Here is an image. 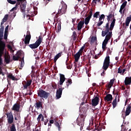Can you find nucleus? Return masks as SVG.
<instances>
[{"label": "nucleus", "mask_w": 131, "mask_h": 131, "mask_svg": "<svg viewBox=\"0 0 131 131\" xmlns=\"http://www.w3.org/2000/svg\"><path fill=\"white\" fill-rule=\"evenodd\" d=\"M86 117V110L85 108H82L80 111L79 116L76 119V123L77 125L80 126V130L82 129L83 125H84V120Z\"/></svg>", "instance_id": "obj_1"}, {"label": "nucleus", "mask_w": 131, "mask_h": 131, "mask_svg": "<svg viewBox=\"0 0 131 131\" xmlns=\"http://www.w3.org/2000/svg\"><path fill=\"white\" fill-rule=\"evenodd\" d=\"M115 21H116V19L115 18L113 19V21H112L110 27L109 28V23H107L106 24L105 27V30L102 31L101 35L104 37L107 34L110 30V31H112V30H113V28H114V26L115 25Z\"/></svg>", "instance_id": "obj_2"}, {"label": "nucleus", "mask_w": 131, "mask_h": 131, "mask_svg": "<svg viewBox=\"0 0 131 131\" xmlns=\"http://www.w3.org/2000/svg\"><path fill=\"white\" fill-rule=\"evenodd\" d=\"M61 6H60L58 9V12L55 15V17L58 18L59 16H61L63 14L66 13V11H67V5L62 1L61 2Z\"/></svg>", "instance_id": "obj_3"}, {"label": "nucleus", "mask_w": 131, "mask_h": 131, "mask_svg": "<svg viewBox=\"0 0 131 131\" xmlns=\"http://www.w3.org/2000/svg\"><path fill=\"white\" fill-rule=\"evenodd\" d=\"M37 95H38V97H39L40 98H42V99H48V98H49V96H50V93L47 92V91L41 89H39L37 91Z\"/></svg>", "instance_id": "obj_4"}, {"label": "nucleus", "mask_w": 131, "mask_h": 131, "mask_svg": "<svg viewBox=\"0 0 131 131\" xmlns=\"http://www.w3.org/2000/svg\"><path fill=\"white\" fill-rule=\"evenodd\" d=\"M25 54L23 51L19 50L17 51L15 55H13L12 57V59L13 61H18L19 59L22 60L24 59Z\"/></svg>", "instance_id": "obj_5"}, {"label": "nucleus", "mask_w": 131, "mask_h": 131, "mask_svg": "<svg viewBox=\"0 0 131 131\" xmlns=\"http://www.w3.org/2000/svg\"><path fill=\"white\" fill-rule=\"evenodd\" d=\"M6 49V43L0 40V65H3V58L2 57L4 55Z\"/></svg>", "instance_id": "obj_6"}, {"label": "nucleus", "mask_w": 131, "mask_h": 131, "mask_svg": "<svg viewBox=\"0 0 131 131\" xmlns=\"http://www.w3.org/2000/svg\"><path fill=\"white\" fill-rule=\"evenodd\" d=\"M42 41V37L39 36L38 39L34 43L29 45L28 46L32 49H37L40 46V43Z\"/></svg>", "instance_id": "obj_7"}, {"label": "nucleus", "mask_w": 131, "mask_h": 131, "mask_svg": "<svg viewBox=\"0 0 131 131\" xmlns=\"http://www.w3.org/2000/svg\"><path fill=\"white\" fill-rule=\"evenodd\" d=\"M84 48H85V45H84L79 51L75 55V62H78V60H79V58H80V56L82 55V53L83 52V50H84Z\"/></svg>", "instance_id": "obj_8"}, {"label": "nucleus", "mask_w": 131, "mask_h": 131, "mask_svg": "<svg viewBox=\"0 0 131 131\" xmlns=\"http://www.w3.org/2000/svg\"><path fill=\"white\" fill-rule=\"evenodd\" d=\"M7 122L8 124H12L14 122V116L12 112H10L8 114H6Z\"/></svg>", "instance_id": "obj_9"}, {"label": "nucleus", "mask_w": 131, "mask_h": 131, "mask_svg": "<svg viewBox=\"0 0 131 131\" xmlns=\"http://www.w3.org/2000/svg\"><path fill=\"white\" fill-rule=\"evenodd\" d=\"M104 64H108V68L110 67V69H112V68H113V64H110V56H109L108 54H107L104 59L103 65Z\"/></svg>", "instance_id": "obj_10"}, {"label": "nucleus", "mask_w": 131, "mask_h": 131, "mask_svg": "<svg viewBox=\"0 0 131 131\" xmlns=\"http://www.w3.org/2000/svg\"><path fill=\"white\" fill-rule=\"evenodd\" d=\"M20 107L21 106L19 103H16L13 105L12 110V111H15L16 112H20Z\"/></svg>", "instance_id": "obj_11"}, {"label": "nucleus", "mask_w": 131, "mask_h": 131, "mask_svg": "<svg viewBox=\"0 0 131 131\" xmlns=\"http://www.w3.org/2000/svg\"><path fill=\"white\" fill-rule=\"evenodd\" d=\"M99 101H100V98L99 97L96 96L92 100V106H94V107H96V106L98 105Z\"/></svg>", "instance_id": "obj_12"}, {"label": "nucleus", "mask_w": 131, "mask_h": 131, "mask_svg": "<svg viewBox=\"0 0 131 131\" xmlns=\"http://www.w3.org/2000/svg\"><path fill=\"white\" fill-rule=\"evenodd\" d=\"M92 16H93V11L91 10L89 12V15H88V16L85 18L84 23L85 25H88V24L90 23V20H91V18H92Z\"/></svg>", "instance_id": "obj_13"}, {"label": "nucleus", "mask_w": 131, "mask_h": 131, "mask_svg": "<svg viewBox=\"0 0 131 131\" xmlns=\"http://www.w3.org/2000/svg\"><path fill=\"white\" fill-rule=\"evenodd\" d=\"M25 84H23L24 90H27V88L28 86H30L31 85V83H32V80H28L24 81Z\"/></svg>", "instance_id": "obj_14"}, {"label": "nucleus", "mask_w": 131, "mask_h": 131, "mask_svg": "<svg viewBox=\"0 0 131 131\" xmlns=\"http://www.w3.org/2000/svg\"><path fill=\"white\" fill-rule=\"evenodd\" d=\"M63 90L64 89L63 88H59L58 90L56 91V98L57 99H60L61 98V96H62V92H63Z\"/></svg>", "instance_id": "obj_15"}, {"label": "nucleus", "mask_w": 131, "mask_h": 131, "mask_svg": "<svg viewBox=\"0 0 131 131\" xmlns=\"http://www.w3.org/2000/svg\"><path fill=\"white\" fill-rule=\"evenodd\" d=\"M104 19H105V15L101 14L99 17V21H100V22L97 23V26L99 27V26H101L102 24H103L104 22Z\"/></svg>", "instance_id": "obj_16"}, {"label": "nucleus", "mask_w": 131, "mask_h": 131, "mask_svg": "<svg viewBox=\"0 0 131 131\" xmlns=\"http://www.w3.org/2000/svg\"><path fill=\"white\" fill-rule=\"evenodd\" d=\"M60 78H59V85H62L63 83H64V81H65V80L66 79V78H65V75L62 74H60Z\"/></svg>", "instance_id": "obj_17"}, {"label": "nucleus", "mask_w": 131, "mask_h": 131, "mask_svg": "<svg viewBox=\"0 0 131 131\" xmlns=\"http://www.w3.org/2000/svg\"><path fill=\"white\" fill-rule=\"evenodd\" d=\"M112 100H113V97H112V95L110 94H107L104 97V101H106L107 102H112Z\"/></svg>", "instance_id": "obj_18"}, {"label": "nucleus", "mask_w": 131, "mask_h": 131, "mask_svg": "<svg viewBox=\"0 0 131 131\" xmlns=\"http://www.w3.org/2000/svg\"><path fill=\"white\" fill-rule=\"evenodd\" d=\"M102 69L103 70V71L101 73V76H105V72H106V70L108 69V64L107 63L103 64Z\"/></svg>", "instance_id": "obj_19"}, {"label": "nucleus", "mask_w": 131, "mask_h": 131, "mask_svg": "<svg viewBox=\"0 0 131 131\" xmlns=\"http://www.w3.org/2000/svg\"><path fill=\"white\" fill-rule=\"evenodd\" d=\"M34 107L37 110L39 109L40 108H42V102L39 101L36 102L35 104H34Z\"/></svg>", "instance_id": "obj_20"}, {"label": "nucleus", "mask_w": 131, "mask_h": 131, "mask_svg": "<svg viewBox=\"0 0 131 131\" xmlns=\"http://www.w3.org/2000/svg\"><path fill=\"white\" fill-rule=\"evenodd\" d=\"M30 39H31V36H26L24 40L25 45H26V46L29 45V42H30Z\"/></svg>", "instance_id": "obj_21"}, {"label": "nucleus", "mask_w": 131, "mask_h": 131, "mask_svg": "<svg viewBox=\"0 0 131 131\" xmlns=\"http://www.w3.org/2000/svg\"><path fill=\"white\" fill-rule=\"evenodd\" d=\"M20 7V11L21 13H23L24 15L26 14V4H23L21 5H19Z\"/></svg>", "instance_id": "obj_22"}, {"label": "nucleus", "mask_w": 131, "mask_h": 131, "mask_svg": "<svg viewBox=\"0 0 131 131\" xmlns=\"http://www.w3.org/2000/svg\"><path fill=\"white\" fill-rule=\"evenodd\" d=\"M83 25H84V20L80 21L78 24V26H77L78 30L79 31L81 30V29H82V27H83Z\"/></svg>", "instance_id": "obj_23"}, {"label": "nucleus", "mask_w": 131, "mask_h": 131, "mask_svg": "<svg viewBox=\"0 0 131 131\" xmlns=\"http://www.w3.org/2000/svg\"><path fill=\"white\" fill-rule=\"evenodd\" d=\"M114 81H115V79L114 78L110 80V82L108 83V85L106 86V87L108 89H111V88H112V86L114 83Z\"/></svg>", "instance_id": "obj_24"}, {"label": "nucleus", "mask_w": 131, "mask_h": 131, "mask_svg": "<svg viewBox=\"0 0 131 131\" xmlns=\"http://www.w3.org/2000/svg\"><path fill=\"white\" fill-rule=\"evenodd\" d=\"M111 37H112V31L108 32L107 33L105 36V39L109 41L110 39H111Z\"/></svg>", "instance_id": "obj_25"}, {"label": "nucleus", "mask_w": 131, "mask_h": 131, "mask_svg": "<svg viewBox=\"0 0 131 131\" xmlns=\"http://www.w3.org/2000/svg\"><path fill=\"white\" fill-rule=\"evenodd\" d=\"M72 84V80L70 78L68 79V80L66 81V86L67 89H68L69 88L70 85H71Z\"/></svg>", "instance_id": "obj_26"}, {"label": "nucleus", "mask_w": 131, "mask_h": 131, "mask_svg": "<svg viewBox=\"0 0 131 131\" xmlns=\"http://www.w3.org/2000/svg\"><path fill=\"white\" fill-rule=\"evenodd\" d=\"M112 105L113 108L114 109L117 105V95L116 96L115 99L113 101Z\"/></svg>", "instance_id": "obj_27"}, {"label": "nucleus", "mask_w": 131, "mask_h": 131, "mask_svg": "<svg viewBox=\"0 0 131 131\" xmlns=\"http://www.w3.org/2000/svg\"><path fill=\"white\" fill-rule=\"evenodd\" d=\"M130 108H131V106L128 105L126 109L125 116H128V115H129V114L130 113Z\"/></svg>", "instance_id": "obj_28"}, {"label": "nucleus", "mask_w": 131, "mask_h": 131, "mask_svg": "<svg viewBox=\"0 0 131 131\" xmlns=\"http://www.w3.org/2000/svg\"><path fill=\"white\" fill-rule=\"evenodd\" d=\"M5 62H6V64H9L11 62L10 55H6L5 56Z\"/></svg>", "instance_id": "obj_29"}, {"label": "nucleus", "mask_w": 131, "mask_h": 131, "mask_svg": "<svg viewBox=\"0 0 131 131\" xmlns=\"http://www.w3.org/2000/svg\"><path fill=\"white\" fill-rule=\"evenodd\" d=\"M61 56H62V53H59L58 54H57L54 57V63H56V62H57V60L58 59V58H60V57H61Z\"/></svg>", "instance_id": "obj_30"}, {"label": "nucleus", "mask_w": 131, "mask_h": 131, "mask_svg": "<svg viewBox=\"0 0 131 131\" xmlns=\"http://www.w3.org/2000/svg\"><path fill=\"white\" fill-rule=\"evenodd\" d=\"M7 77L8 78H10V79H12V80H16V78L14 76H13V74H9L7 75Z\"/></svg>", "instance_id": "obj_31"}, {"label": "nucleus", "mask_w": 131, "mask_h": 131, "mask_svg": "<svg viewBox=\"0 0 131 131\" xmlns=\"http://www.w3.org/2000/svg\"><path fill=\"white\" fill-rule=\"evenodd\" d=\"M43 117V115H42V114H40L38 117L37 118V121H38V123H40V120L41 118Z\"/></svg>", "instance_id": "obj_32"}, {"label": "nucleus", "mask_w": 131, "mask_h": 131, "mask_svg": "<svg viewBox=\"0 0 131 131\" xmlns=\"http://www.w3.org/2000/svg\"><path fill=\"white\" fill-rule=\"evenodd\" d=\"M19 6H20L19 3H16L15 6L10 10V12H13V11H16V10H17V8H19Z\"/></svg>", "instance_id": "obj_33"}, {"label": "nucleus", "mask_w": 131, "mask_h": 131, "mask_svg": "<svg viewBox=\"0 0 131 131\" xmlns=\"http://www.w3.org/2000/svg\"><path fill=\"white\" fill-rule=\"evenodd\" d=\"M77 34H76V32L74 31V32L73 33V35H72V36L73 40H74V41L76 40V37H77Z\"/></svg>", "instance_id": "obj_34"}, {"label": "nucleus", "mask_w": 131, "mask_h": 131, "mask_svg": "<svg viewBox=\"0 0 131 131\" xmlns=\"http://www.w3.org/2000/svg\"><path fill=\"white\" fill-rule=\"evenodd\" d=\"M16 126L15 124H12V125L10 127V131H16Z\"/></svg>", "instance_id": "obj_35"}, {"label": "nucleus", "mask_w": 131, "mask_h": 131, "mask_svg": "<svg viewBox=\"0 0 131 131\" xmlns=\"http://www.w3.org/2000/svg\"><path fill=\"white\" fill-rule=\"evenodd\" d=\"M61 21L58 23V26H57V31H56V32H60V31H61Z\"/></svg>", "instance_id": "obj_36"}, {"label": "nucleus", "mask_w": 131, "mask_h": 131, "mask_svg": "<svg viewBox=\"0 0 131 131\" xmlns=\"http://www.w3.org/2000/svg\"><path fill=\"white\" fill-rule=\"evenodd\" d=\"M93 17L94 18H99V17H100V12L98 11L95 13Z\"/></svg>", "instance_id": "obj_37"}, {"label": "nucleus", "mask_w": 131, "mask_h": 131, "mask_svg": "<svg viewBox=\"0 0 131 131\" xmlns=\"http://www.w3.org/2000/svg\"><path fill=\"white\" fill-rule=\"evenodd\" d=\"M126 5H127V2L125 1L124 3H123V4L121 5V9H124V8H125V7H126Z\"/></svg>", "instance_id": "obj_38"}, {"label": "nucleus", "mask_w": 131, "mask_h": 131, "mask_svg": "<svg viewBox=\"0 0 131 131\" xmlns=\"http://www.w3.org/2000/svg\"><path fill=\"white\" fill-rule=\"evenodd\" d=\"M114 17V14L110 13V14L107 16V21H110L111 18Z\"/></svg>", "instance_id": "obj_39"}, {"label": "nucleus", "mask_w": 131, "mask_h": 131, "mask_svg": "<svg viewBox=\"0 0 131 131\" xmlns=\"http://www.w3.org/2000/svg\"><path fill=\"white\" fill-rule=\"evenodd\" d=\"M55 125L58 128V130H60L61 129V125L58 122H55Z\"/></svg>", "instance_id": "obj_40"}, {"label": "nucleus", "mask_w": 131, "mask_h": 131, "mask_svg": "<svg viewBox=\"0 0 131 131\" xmlns=\"http://www.w3.org/2000/svg\"><path fill=\"white\" fill-rule=\"evenodd\" d=\"M8 18H9V14L5 15L3 19V21L7 22V20H8Z\"/></svg>", "instance_id": "obj_41"}, {"label": "nucleus", "mask_w": 131, "mask_h": 131, "mask_svg": "<svg viewBox=\"0 0 131 131\" xmlns=\"http://www.w3.org/2000/svg\"><path fill=\"white\" fill-rule=\"evenodd\" d=\"M21 61H20V69H22V68H23V67H24V58L23 59H21Z\"/></svg>", "instance_id": "obj_42"}, {"label": "nucleus", "mask_w": 131, "mask_h": 131, "mask_svg": "<svg viewBox=\"0 0 131 131\" xmlns=\"http://www.w3.org/2000/svg\"><path fill=\"white\" fill-rule=\"evenodd\" d=\"M102 126H97V127H96L95 129V130L101 131V130H102Z\"/></svg>", "instance_id": "obj_43"}, {"label": "nucleus", "mask_w": 131, "mask_h": 131, "mask_svg": "<svg viewBox=\"0 0 131 131\" xmlns=\"http://www.w3.org/2000/svg\"><path fill=\"white\" fill-rule=\"evenodd\" d=\"M4 39H8V33L4 32Z\"/></svg>", "instance_id": "obj_44"}, {"label": "nucleus", "mask_w": 131, "mask_h": 131, "mask_svg": "<svg viewBox=\"0 0 131 131\" xmlns=\"http://www.w3.org/2000/svg\"><path fill=\"white\" fill-rule=\"evenodd\" d=\"M4 36V32L0 31V40L3 39V36Z\"/></svg>", "instance_id": "obj_45"}, {"label": "nucleus", "mask_w": 131, "mask_h": 131, "mask_svg": "<svg viewBox=\"0 0 131 131\" xmlns=\"http://www.w3.org/2000/svg\"><path fill=\"white\" fill-rule=\"evenodd\" d=\"M107 44H104V43H102V49L103 51H106V45Z\"/></svg>", "instance_id": "obj_46"}, {"label": "nucleus", "mask_w": 131, "mask_h": 131, "mask_svg": "<svg viewBox=\"0 0 131 131\" xmlns=\"http://www.w3.org/2000/svg\"><path fill=\"white\" fill-rule=\"evenodd\" d=\"M4 29H5V28L4 27V26H1L0 32L4 33Z\"/></svg>", "instance_id": "obj_47"}, {"label": "nucleus", "mask_w": 131, "mask_h": 131, "mask_svg": "<svg viewBox=\"0 0 131 131\" xmlns=\"http://www.w3.org/2000/svg\"><path fill=\"white\" fill-rule=\"evenodd\" d=\"M118 73H120V74H122V69H120V68H119L118 69Z\"/></svg>", "instance_id": "obj_48"}, {"label": "nucleus", "mask_w": 131, "mask_h": 131, "mask_svg": "<svg viewBox=\"0 0 131 131\" xmlns=\"http://www.w3.org/2000/svg\"><path fill=\"white\" fill-rule=\"evenodd\" d=\"M66 65H67V67L68 69H71V68H72V66H71V65L68 66V63H66Z\"/></svg>", "instance_id": "obj_49"}, {"label": "nucleus", "mask_w": 131, "mask_h": 131, "mask_svg": "<svg viewBox=\"0 0 131 131\" xmlns=\"http://www.w3.org/2000/svg\"><path fill=\"white\" fill-rule=\"evenodd\" d=\"M24 1H26V0H16L17 1V4H19V6L21 4V3H22V2H24Z\"/></svg>", "instance_id": "obj_50"}, {"label": "nucleus", "mask_w": 131, "mask_h": 131, "mask_svg": "<svg viewBox=\"0 0 131 131\" xmlns=\"http://www.w3.org/2000/svg\"><path fill=\"white\" fill-rule=\"evenodd\" d=\"M8 30H9V26H7L6 28H5V30L4 32L7 33L8 32Z\"/></svg>", "instance_id": "obj_51"}, {"label": "nucleus", "mask_w": 131, "mask_h": 131, "mask_svg": "<svg viewBox=\"0 0 131 131\" xmlns=\"http://www.w3.org/2000/svg\"><path fill=\"white\" fill-rule=\"evenodd\" d=\"M108 41H109L108 40H106L105 39H104L102 43H104L105 45H107V43H108Z\"/></svg>", "instance_id": "obj_52"}, {"label": "nucleus", "mask_w": 131, "mask_h": 131, "mask_svg": "<svg viewBox=\"0 0 131 131\" xmlns=\"http://www.w3.org/2000/svg\"><path fill=\"white\" fill-rule=\"evenodd\" d=\"M52 88H53V89L54 90H56V89H57V84H54L52 85Z\"/></svg>", "instance_id": "obj_53"}, {"label": "nucleus", "mask_w": 131, "mask_h": 131, "mask_svg": "<svg viewBox=\"0 0 131 131\" xmlns=\"http://www.w3.org/2000/svg\"><path fill=\"white\" fill-rule=\"evenodd\" d=\"M100 1L101 0H93L92 3H94V4H97V2L98 1V3H100Z\"/></svg>", "instance_id": "obj_54"}, {"label": "nucleus", "mask_w": 131, "mask_h": 131, "mask_svg": "<svg viewBox=\"0 0 131 131\" xmlns=\"http://www.w3.org/2000/svg\"><path fill=\"white\" fill-rule=\"evenodd\" d=\"M115 95H117V98H118V102H119L120 101V99L119 98H120V97H119V95H118V93H117L116 94H115Z\"/></svg>", "instance_id": "obj_55"}, {"label": "nucleus", "mask_w": 131, "mask_h": 131, "mask_svg": "<svg viewBox=\"0 0 131 131\" xmlns=\"http://www.w3.org/2000/svg\"><path fill=\"white\" fill-rule=\"evenodd\" d=\"M28 35L29 36H31V35L30 34V31H27V35Z\"/></svg>", "instance_id": "obj_56"}, {"label": "nucleus", "mask_w": 131, "mask_h": 131, "mask_svg": "<svg viewBox=\"0 0 131 131\" xmlns=\"http://www.w3.org/2000/svg\"><path fill=\"white\" fill-rule=\"evenodd\" d=\"M16 1H11V5H15L16 4Z\"/></svg>", "instance_id": "obj_57"}, {"label": "nucleus", "mask_w": 131, "mask_h": 131, "mask_svg": "<svg viewBox=\"0 0 131 131\" xmlns=\"http://www.w3.org/2000/svg\"><path fill=\"white\" fill-rule=\"evenodd\" d=\"M122 74H122V75H123V74L125 72V71H126V69H123V70H122Z\"/></svg>", "instance_id": "obj_58"}, {"label": "nucleus", "mask_w": 131, "mask_h": 131, "mask_svg": "<svg viewBox=\"0 0 131 131\" xmlns=\"http://www.w3.org/2000/svg\"><path fill=\"white\" fill-rule=\"evenodd\" d=\"M49 122L50 124H53V123H54V120H50Z\"/></svg>", "instance_id": "obj_59"}, {"label": "nucleus", "mask_w": 131, "mask_h": 131, "mask_svg": "<svg viewBox=\"0 0 131 131\" xmlns=\"http://www.w3.org/2000/svg\"><path fill=\"white\" fill-rule=\"evenodd\" d=\"M92 39H93V40H94V41H95L97 40V37H92Z\"/></svg>", "instance_id": "obj_60"}, {"label": "nucleus", "mask_w": 131, "mask_h": 131, "mask_svg": "<svg viewBox=\"0 0 131 131\" xmlns=\"http://www.w3.org/2000/svg\"><path fill=\"white\" fill-rule=\"evenodd\" d=\"M93 128L91 126L88 127L86 129H88V130H91V129H92Z\"/></svg>", "instance_id": "obj_61"}, {"label": "nucleus", "mask_w": 131, "mask_h": 131, "mask_svg": "<svg viewBox=\"0 0 131 131\" xmlns=\"http://www.w3.org/2000/svg\"><path fill=\"white\" fill-rule=\"evenodd\" d=\"M123 10V9L120 8L119 12H120L121 14H122Z\"/></svg>", "instance_id": "obj_62"}, {"label": "nucleus", "mask_w": 131, "mask_h": 131, "mask_svg": "<svg viewBox=\"0 0 131 131\" xmlns=\"http://www.w3.org/2000/svg\"><path fill=\"white\" fill-rule=\"evenodd\" d=\"M27 130H30V125H29L27 127Z\"/></svg>", "instance_id": "obj_63"}, {"label": "nucleus", "mask_w": 131, "mask_h": 131, "mask_svg": "<svg viewBox=\"0 0 131 131\" xmlns=\"http://www.w3.org/2000/svg\"><path fill=\"white\" fill-rule=\"evenodd\" d=\"M16 11H14V12H13V17H14H14L16 16Z\"/></svg>", "instance_id": "obj_64"}]
</instances>
